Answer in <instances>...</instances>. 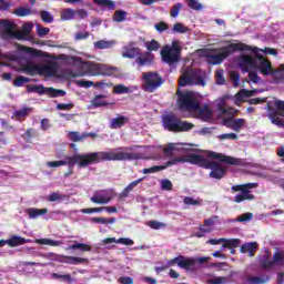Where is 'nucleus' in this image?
<instances>
[{
  "label": "nucleus",
  "mask_w": 284,
  "mask_h": 284,
  "mask_svg": "<svg viewBox=\"0 0 284 284\" xmlns=\"http://www.w3.org/2000/svg\"><path fill=\"white\" fill-rule=\"evenodd\" d=\"M68 139H70V141H72L73 143H79V141H83V133L79 134V132L77 131H70L68 133Z\"/></svg>",
  "instance_id": "de8ad7c7"
},
{
  "label": "nucleus",
  "mask_w": 284,
  "mask_h": 284,
  "mask_svg": "<svg viewBox=\"0 0 284 284\" xmlns=\"http://www.w3.org/2000/svg\"><path fill=\"white\" fill-rule=\"evenodd\" d=\"M44 94H48L50 99H58V97H65V91L54 88H44Z\"/></svg>",
  "instance_id": "7c9ffc66"
},
{
  "label": "nucleus",
  "mask_w": 284,
  "mask_h": 284,
  "mask_svg": "<svg viewBox=\"0 0 284 284\" xmlns=\"http://www.w3.org/2000/svg\"><path fill=\"white\" fill-rule=\"evenodd\" d=\"M27 92L32 93L36 92V94H45V87L43 85H28Z\"/></svg>",
  "instance_id": "49530a36"
},
{
  "label": "nucleus",
  "mask_w": 284,
  "mask_h": 284,
  "mask_svg": "<svg viewBox=\"0 0 284 284\" xmlns=\"http://www.w3.org/2000/svg\"><path fill=\"white\" fill-rule=\"evenodd\" d=\"M175 94L180 110H185L186 112L201 110V102H199L193 91H181V89H178Z\"/></svg>",
  "instance_id": "39448f33"
},
{
  "label": "nucleus",
  "mask_w": 284,
  "mask_h": 284,
  "mask_svg": "<svg viewBox=\"0 0 284 284\" xmlns=\"http://www.w3.org/2000/svg\"><path fill=\"white\" fill-rule=\"evenodd\" d=\"M34 134H37V131L32 128L28 129L23 134H22V139H24V141L27 143H30V141H32V136H34Z\"/></svg>",
  "instance_id": "4d7b16f0"
},
{
  "label": "nucleus",
  "mask_w": 284,
  "mask_h": 284,
  "mask_svg": "<svg viewBox=\"0 0 284 284\" xmlns=\"http://www.w3.org/2000/svg\"><path fill=\"white\" fill-rule=\"evenodd\" d=\"M162 125L164 130L168 132H190V130L194 129V124L192 122L182 121L174 113H169L162 116Z\"/></svg>",
  "instance_id": "20e7f679"
},
{
  "label": "nucleus",
  "mask_w": 284,
  "mask_h": 284,
  "mask_svg": "<svg viewBox=\"0 0 284 284\" xmlns=\"http://www.w3.org/2000/svg\"><path fill=\"white\" fill-rule=\"evenodd\" d=\"M209 158L220 161V163H226V165H243V160L239 158H232L223 153H216L214 151L209 152Z\"/></svg>",
  "instance_id": "ddd939ff"
},
{
  "label": "nucleus",
  "mask_w": 284,
  "mask_h": 284,
  "mask_svg": "<svg viewBox=\"0 0 284 284\" xmlns=\"http://www.w3.org/2000/svg\"><path fill=\"white\" fill-rule=\"evenodd\" d=\"M255 196L250 190H243L240 194L234 196L235 203H243V201H254Z\"/></svg>",
  "instance_id": "bb28decb"
},
{
  "label": "nucleus",
  "mask_w": 284,
  "mask_h": 284,
  "mask_svg": "<svg viewBox=\"0 0 284 284\" xmlns=\"http://www.w3.org/2000/svg\"><path fill=\"white\" fill-rule=\"evenodd\" d=\"M93 3L105 10H116V3L112 0H93Z\"/></svg>",
  "instance_id": "c85d7f7f"
},
{
  "label": "nucleus",
  "mask_w": 284,
  "mask_h": 284,
  "mask_svg": "<svg viewBox=\"0 0 284 284\" xmlns=\"http://www.w3.org/2000/svg\"><path fill=\"white\" fill-rule=\"evenodd\" d=\"M51 278L54 281H60L61 283H72V275L70 274L52 273Z\"/></svg>",
  "instance_id": "ea45409f"
},
{
  "label": "nucleus",
  "mask_w": 284,
  "mask_h": 284,
  "mask_svg": "<svg viewBox=\"0 0 284 284\" xmlns=\"http://www.w3.org/2000/svg\"><path fill=\"white\" fill-rule=\"evenodd\" d=\"M21 71L24 74H28L29 77H34L37 74L43 75L47 74V77H54L57 74V64H34L32 62H27L22 65Z\"/></svg>",
  "instance_id": "0eeeda50"
},
{
  "label": "nucleus",
  "mask_w": 284,
  "mask_h": 284,
  "mask_svg": "<svg viewBox=\"0 0 284 284\" xmlns=\"http://www.w3.org/2000/svg\"><path fill=\"white\" fill-rule=\"evenodd\" d=\"M27 214L29 215V219H37V216L48 214V209L31 207L27 210Z\"/></svg>",
  "instance_id": "473e14b6"
},
{
  "label": "nucleus",
  "mask_w": 284,
  "mask_h": 284,
  "mask_svg": "<svg viewBox=\"0 0 284 284\" xmlns=\"http://www.w3.org/2000/svg\"><path fill=\"white\" fill-rule=\"evenodd\" d=\"M135 63L140 68H145V65H152L154 63V54L150 53V51H144L138 53V58H135Z\"/></svg>",
  "instance_id": "2eb2a0df"
},
{
  "label": "nucleus",
  "mask_w": 284,
  "mask_h": 284,
  "mask_svg": "<svg viewBox=\"0 0 284 284\" xmlns=\"http://www.w3.org/2000/svg\"><path fill=\"white\" fill-rule=\"evenodd\" d=\"M243 44L231 43L224 48L215 49L214 52H219L216 54H207L206 60L211 65H221L224 59L234 54V52H239V50H243Z\"/></svg>",
  "instance_id": "423d86ee"
},
{
  "label": "nucleus",
  "mask_w": 284,
  "mask_h": 284,
  "mask_svg": "<svg viewBox=\"0 0 284 284\" xmlns=\"http://www.w3.org/2000/svg\"><path fill=\"white\" fill-rule=\"evenodd\" d=\"M145 48H146V52H159V48H161V44L159 43V41L156 40H151V41H148L145 42Z\"/></svg>",
  "instance_id": "37998d69"
},
{
  "label": "nucleus",
  "mask_w": 284,
  "mask_h": 284,
  "mask_svg": "<svg viewBox=\"0 0 284 284\" xmlns=\"http://www.w3.org/2000/svg\"><path fill=\"white\" fill-rule=\"evenodd\" d=\"M194 265H196L195 257H185L183 255H180L179 267H181V270H186L187 272H190L194 270Z\"/></svg>",
  "instance_id": "5701e85b"
},
{
  "label": "nucleus",
  "mask_w": 284,
  "mask_h": 284,
  "mask_svg": "<svg viewBox=\"0 0 284 284\" xmlns=\"http://www.w3.org/2000/svg\"><path fill=\"white\" fill-rule=\"evenodd\" d=\"M230 77H231V81H233L235 88H237V85H240V83H241V74H239V72H236V71H231Z\"/></svg>",
  "instance_id": "680f3d73"
},
{
  "label": "nucleus",
  "mask_w": 284,
  "mask_h": 284,
  "mask_svg": "<svg viewBox=\"0 0 284 284\" xmlns=\"http://www.w3.org/2000/svg\"><path fill=\"white\" fill-rule=\"evenodd\" d=\"M134 148L136 146H120L114 149V151H100L67 156L65 161L69 171L64 173V179L74 174V165H78V168H88V165H97L101 161H141L143 153L133 152Z\"/></svg>",
  "instance_id": "f257e3e1"
},
{
  "label": "nucleus",
  "mask_w": 284,
  "mask_h": 284,
  "mask_svg": "<svg viewBox=\"0 0 284 284\" xmlns=\"http://www.w3.org/2000/svg\"><path fill=\"white\" fill-rule=\"evenodd\" d=\"M258 244L256 242L245 243L241 245L240 252L242 254H248V256H255Z\"/></svg>",
  "instance_id": "393cba45"
},
{
  "label": "nucleus",
  "mask_w": 284,
  "mask_h": 284,
  "mask_svg": "<svg viewBox=\"0 0 284 284\" xmlns=\"http://www.w3.org/2000/svg\"><path fill=\"white\" fill-rule=\"evenodd\" d=\"M182 50L183 48L179 45V41H173L171 45H164L160 52L163 63H168V65H174V63H179V61H181Z\"/></svg>",
  "instance_id": "6e6552de"
},
{
  "label": "nucleus",
  "mask_w": 284,
  "mask_h": 284,
  "mask_svg": "<svg viewBox=\"0 0 284 284\" xmlns=\"http://www.w3.org/2000/svg\"><path fill=\"white\" fill-rule=\"evenodd\" d=\"M268 118L274 125H283V121L278 118V113L276 111L271 112Z\"/></svg>",
  "instance_id": "6e6d98bb"
},
{
  "label": "nucleus",
  "mask_w": 284,
  "mask_h": 284,
  "mask_svg": "<svg viewBox=\"0 0 284 284\" xmlns=\"http://www.w3.org/2000/svg\"><path fill=\"white\" fill-rule=\"evenodd\" d=\"M67 250H79V252H92V246L85 243H75L69 245Z\"/></svg>",
  "instance_id": "e433bc0d"
},
{
  "label": "nucleus",
  "mask_w": 284,
  "mask_h": 284,
  "mask_svg": "<svg viewBox=\"0 0 284 284\" xmlns=\"http://www.w3.org/2000/svg\"><path fill=\"white\" fill-rule=\"evenodd\" d=\"M65 199H68V195L53 192L47 197V201H49V203H61L62 201H65Z\"/></svg>",
  "instance_id": "72a5a7b5"
},
{
  "label": "nucleus",
  "mask_w": 284,
  "mask_h": 284,
  "mask_svg": "<svg viewBox=\"0 0 284 284\" xmlns=\"http://www.w3.org/2000/svg\"><path fill=\"white\" fill-rule=\"evenodd\" d=\"M13 14H16V17H30V14H34V11L30 8L20 7L13 11Z\"/></svg>",
  "instance_id": "a19ab883"
},
{
  "label": "nucleus",
  "mask_w": 284,
  "mask_h": 284,
  "mask_svg": "<svg viewBox=\"0 0 284 284\" xmlns=\"http://www.w3.org/2000/svg\"><path fill=\"white\" fill-rule=\"evenodd\" d=\"M149 227H151V230H161V227H164L165 224L163 222H159V221H149L148 222Z\"/></svg>",
  "instance_id": "0e129e2a"
},
{
  "label": "nucleus",
  "mask_w": 284,
  "mask_h": 284,
  "mask_svg": "<svg viewBox=\"0 0 284 284\" xmlns=\"http://www.w3.org/2000/svg\"><path fill=\"white\" fill-rule=\"evenodd\" d=\"M236 45H244L242 47V49H237V52H253L256 63H261V61H265L263 53H260L261 50L258 49V47H250L248 44H245L243 42L236 43Z\"/></svg>",
  "instance_id": "a211bd4d"
},
{
  "label": "nucleus",
  "mask_w": 284,
  "mask_h": 284,
  "mask_svg": "<svg viewBox=\"0 0 284 284\" xmlns=\"http://www.w3.org/2000/svg\"><path fill=\"white\" fill-rule=\"evenodd\" d=\"M21 51L26 52L27 54H29V57H37V58L43 57V51L37 50V49L32 48V47L22 45L21 47Z\"/></svg>",
  "instance_id": "f704fd0d"
},
{
  "label": "nucleus",
  "mask_w": 284,
  "mask_h": 284,
  "mask_svg": "<svg viewBox=\"0 0 284 284\" xmlns=\"http://www.w3.org/2000/svg\"><path fill=\"white\" fill-rule=\"evenodd\" d=\"M37 34L38 37H45L48 34H50V28L48 27H41V26H37Z\"/></svg>",
  "instance_id": "69168bd1"
},
{
  "label": "nucleus",
  "mask_w": 284,
  "mask_h": 284,
  "mask_svg": "<svg viewBox=\"0 0 284 284\" xmlns=\"http://www.w3.org/2000/svg\"><path fill=\"white\" fill-rule=\"evenodd\" d=\"M172 187H174V185L172 184V181L168 179L161 181V190H165L166 192H172Z\"/></svg>",
  "instance_id": "bf43d9fd"
},
{
  "label": "nucleus",
  "mask_w": 284,
  "mask_h": 284,
  "mask_svg": "<svg viewBox=\"0 0 284 284\" xmlns=\"http://www.w3.org/2000/svg\"><path fill=\"white\" fill-rule=\"evenodd\" d=\"M217 139H220V141H237L239 140V135L236 133H223L221 135L217 136Z\"/></svg>",
  "instance_id": "603ef678"
},
{
  "label": "nucleus",
  "mask_w": 284,
  "mask_h": 284,
  "mask_svg": "<svg viewBox=\"0 0 284 284\" xmlns=\"http://www.w3.org/2000/svg\"><path fill=\"white\" fill-rule=\"evenodd\" d=\"M26 243H30V240H26V237L19 235H11L10 239L7 240V245L9 247H19L26 245Z\"/></svg>",
  "instance_id": "a878e982"
},
{
  "label": "nucleus",
  "mask_w": 284,
  "mask_h": 284,
  "mask_svg": "<svg viewBox=\"0 0 284 284\" xmlns=\"http://www.w3.org/2000/svg\"><path fill=\"white\" fill-rule=\"evenodd\" d=\"M50 256H52L57 263H64L67 265H90V260L85 257H75L54 253H50Z\"/></svg>",
  "instance_id": "9b49d317"
},
{
  "label": "nucleus",
  "mask_w": 284,
  "mask_h": 284,
  "mask_svg": "<svg viewBox=\"0 0 284 284\" xmlns=\"http://www.w3.org/2000/svg\"><path fill=\"white\" fill-rule=\"evenodd\" d=\"M255 70H260L261 74L264 77H270V74H274V68L272 67V62L270 60H262L256 62Z\"/></svg>",
  "instance_id": "412c9836"
},
{
  "label": "nucleus",
  "mask_w": 284,
  "mask_h": 284,
  "mask_svg": "<svg viewBox=\"0 0 284 284\" xmlns=\"http://www.w3.org/2000/svg\"><path fill=\"white\" fill-rule=\"evenodd\" d=\"M185 205H201V201L194 200L193 197L185 196L183 200Z\"/></svg>",
  "instance_id": "774afa93"
},
{
  "label": "nucleus",
  "mask_w": 284,
  "mask_h": 284,
  "mask_svg": "<svg viewBox=\"0 0 284 284\" xmlns=\"http://www.w3.org/2000/svg\"><path fill=\"white\" fill-rule=\"evenodd\" d=\"M239 67L245 74L246 72H250V70L256 69V59L252 55L243 54L239 58Z\"/></svg>",
  "instance_id": "4468645a"
},
{
  "label": "nucleus",
  "mask_w": 284,
  "mask_h": 284,
  "mask_svg": "<svg viewBox=\"0 0 284 284\" xmlns=\"http://www.w3.org/2000/svg\"><path fill=\"white\" fill-rule=\"evenodd\" d=\"M187 85H194V71L192 70H185L179 79L180 88H185Z\"/></svg>",
  "instance_id": "aec40b11"
},
{
  "label": "nucleus",
  "mask_w": 284,
  "mask_h": 284,
  "mask_svg": "<svg viewBox=\"0 0 284 284\" xmlns=\"http://www.w3.org/2000/svg\"><path fill=\"white\" fill-rule=\"evenodd\" d=\"M128 12L123 10H116L113 14V21H115V23H123V21H125Z\"/></svg>",
  "instance_id": "c03bdc74"
},
{
  "label": "nucleus",
  "mask_w": 284,
  "mask_h": 284,
  "mask_svg": "<svg viewBox=\"0 0 284 284\" xmlns=\"http://www.w3.org/2000/svg\"><path fill=\"white\" fill-rule=\"evenodd\" d=\"M36 243H38V245H50L51 247H59V245H62L61 241L50 239H39L36 240Z\"/></svg>",
  "instance_id": "4c0bfd02"
},
{
  "label": "nucleus",
  "mask_w": 284,
  "mask_h": 284,
  "mask_svg": "<svg viewBox=\"0 0 284 284\" xmlns=\"http://www.w3.org/2000/svg\"><path fill=\"white\" fill-rule=\"evenodd\" d=\"M245 119L242 118H229L224 120V125L226 128H230L231 130H233L234 132H241V130H243V128H245Z\"/></svg>",
  "instance_id": "f3484780"
},
{
  "label": "nucleus",
  "mask_w": 284,
  "mask_h": 284,
  "mask_svg": "<svg viewBox=\"0 0 284 284\" xmlns=\"http://www.w3.org/2000/svg\"><path fill=\"white\" fill-rule=\"evenodd\" d=\"M114 199V191H110L106 193V196L94 194L91 197L92 203H97L98 205H106V203H110Z\"/></svg>",
  "instance_id": "b1692460"
},
{
  "label": "nucleus",
  "mask_w": 284,
  "mask_h": 284,
  "mask_svg": "<svg viewBox=\"0 0 284 284\" xmlns=\"http://www.w3.org/2000/svg\"><path fill=\"white\" fill-rule=\"evenodd\" d=\"M74 108V103H58L55 105V110L64 111V112H70Z\"/></svg>",
  "instance_id": "864d4df0"
},
{
  "label": "nucleus",
  "mask_w": 284,
  "mask_h": 284,
  "mask_svg": "<svg viewBox=\"0 0 284 284\" xmlns=\"http://www.w3.org/2000/svg\"><path fill=\"white\" fill-rule=\"evenodd\" d=\"M129 121H130V119L128 116L119 115L118 118H115L111 121V129L119 130V129L123 128V125H125V123H128Z\"/></svg>",
  "instance_id": "cd10ccee"
},
{
  "label": "nucleus",
  "mask_w": 284,
  "mask_h": 284,
  "mask_svg": "<svg viewBox=\"0 0 284 284\" xmlns=\"http://www.w3.org/2000/svg\"><path fill=\"white\" fill-rule=\"evenodd\" d=\"M142 90L144 92H156L163 85V77L158 72L149 71L142 73Z\"/></svg>",
  "instance_id": "1a4fd4ad"
},
{
  "label": "nucleus",
  "mask_w": 284,
  "mask_h": 284,
  "mask_svg": "<svg viewBox=\"0 0 284 284\" xmlns=\"http://www.w3.org/2000/svg\"><path fill=\"white\" fill-rule=\"evenodd\" d=\"M179 163H185V156L174 158L168 162H165L163 165H154L149 169H143V174H154L156 172H161L163 170H168V168H172V165H179Z\"/></svg>",
  "instance_id": "f8f14e48"
},
{
  "label": "nucleus",
  "mask_w": 284,
  "mask_h": 284,
  "mask_svg": "<svg viewBox=\"0 0 284 284\" xmlns=\"http://www.w3.org/2000/svg\"><path fill=\"white\" fill-rule=\"evenodd\" d=\"M135 42H130L122 48L123 59H136L141 52V48L134 47Z\"/></svg>",
  "instance_id": "dca6fc26"
},
{
  "label": "nucleus",
  "mask_w": 284,
  "mask_h": 284,
  "mask_svg": "<svg viewBox=\"0 0 284 284\" xmlns=\"http://www.w3.org/2000/svg\"><path fill=\"white\" fill-rule=\"evenodd\" d=\"M209 284H225L227 283V277L217 276L215 278H210L206 281Z\"/></svg>",
  "instance_id": "e2e57ef3"
},
{
  "label": "nucleus",
  "mask_w": 284,
  "mask_h": 284,
  "mask_svg": "<svg viewBox=\"0 0 284 284\" xmlns=\"http://www.w3.org/2000/svg\"><path fill=\"white\" fill-rule=\"evenodd\" d=\"M184 163H192V165H199V168H203L204 170H211L209 174L210 179H216L217 181H221L227 172V169L221 165V163L210 161L200 154H186L184 156Z\"/></svg>",
  "instance_id": "f03ea898"
},
{
  "label": "nucleus",
  "mask_w": 284,
  "mask_h": 284,
  "mask_svg": "<svg viewBox=\"0 0 284 284\" xmlns=\"http://www.w3.org/2000/svg\"><path fill=\"white\" fill-rule=\"evenodd\" d=\"M173 32L176 34H185V32H190V28L185 27L181 22H176L173 24Z\"/></svg>",
  "instance_id": "a18cd8bd"
},
{
  "label": "nucleus",
  "mask_w": 284,
  "mask_h": 284,
  "mask_svg": "<svg viewBox=\"0 0 284 284\" xmlns=\"http://www.w3.org/2000/svg\"><path fill=\"white\" fill-rule=\"evenodd\" d=\"M154 28L158 32L162 33V32H165V30H168V28H170V27L164 21H161V22L155 23Z\"/></svg>",
  "instance_id": "338daca9"
},
{
  "label": "nucleus",
  "mask_w": 284,
  "mask_h": 284,
  "mask_svg": "<svg viewBox=\"0 0 284 284\" xmlns=\"http://www.w3.org/2000/svg\"><path fill=\"white\" fill-rule=\"evenodd\" d=\"M254 94H256V90L242 89L235 97L237 101H241L242 99L254 97Z\"/></svg>",
  "instance_id": "79ce46f5"
},
{
  "label": "nucleus",
  "mask_w": 284,
  "mask_h": 284,
  "mask_svg": "<svg viewBox=\"0 0 284 284\" xmlns=\"http://www.w3.org/2000/svg\"><path fill=\"white\" fill-rule=\"evenodd\" d=\"M40 17L43 23H52V21H54V18L48 11H41Z\"/></svg>",
  "instance_id": "13d9d810"
},
{
  "label": "nucleus",
  "mask_w": 284,
  "mask_h": 284,
  "mask_svg": "<svg viewBox=\"0 0 284 284\" xmlns=\"http://www.w3.org/2000/svg\"><path fill=\"white\" fill-rule=\"evenodd\" d=\"M239 245H241L240 239H225V241H223L222 247L224 250H236Z\"/></svg>",
  "instance_id": "2f4dec72"
},
{
  "label": "nucleus",
  "mask_w": 284,
  "mask_h": 284,
  "mask_svg": "<svg viewBox=\"0 0 284 284\" xmlns=\"http://www.w3.org/2000/svg\"><path fill=\"white\" fill-rule=\"evenodd\" d=\"M0 28V37L4 41H8L10 39H17L18 41H22V39H26V37L30 34V32H32L34 24L32 22H26L22 26V31H17V24L14 22L10 20H1Z\"/></svg>",
  "instance_id": "7ed1b4c3"
},
{
  "label": "nucleus",
  "mask_w": 284,
  "mask_h": 284,
  "mask_svg": "<svg viewBox=\"0 0 284 284\" xmlns=\"http://www.w3.org/2000/svg\"><path fill=\"white\" fill-rule=\"evenodd\" d=\"M74 17H77V10H74V9L68 8L61 12L62 21H72V19H74Z\"/></svg>",
  "instance_id": "58836bf2"
},
{
  "label": "nucleus",
  "mask_w": 284,
  "mask_h": 284,
  "mask_svg": "<svg viewBox=\"0 0 284 284\" xmlns=\"http://www.w3.org/2000/svg\"><path fill=\"white\" fill-rule=\"evenodd\" d=\"M24 83H30V78H26L23 75H18L14 80H13V85L16 88H21Z\"/></svg>",
  "instance_id": "8fccbe9b"
},
{
  "label": "nucleus",
  "mask_w": 284,
  "mask_h": 284,
  "mask_svg": "<svg viewBox=\"0 0 284 284\" xmlns=\"http://www.w3.org/2000/svg\"><path fill=\"white\" fill-rule=\"evenodd\" d=\"M112 45H114L113 40H100L94 42L95 50H109L110 48H112Z\"/></svg>",
  "instance_id": "c9c22d12"
},
{
  "label": "nucleus",
  "mask_w": 284,
  "mask_h": 284,
  "mask_svg": "<svg viewBox=\"0 0 284 284\" xmlns=\"http://www.w3.org/2000/svg\"><path fill=\"white\" fill-rule=\"evenodd\" d=\"M47 165L48 168H61V165H68V160L50 161Z\"/></svg>",
  "instance_id": "052dcab7"
},
{
  "label": "nucleus",
  "mask_w": 284,
  "mask_h": 284,
  "mask_svg": "<svg viewBox=\"0 0 284 284\" xmlns=\"http://www.w3.org/2000/svg\"><path fill=\"white\" fill-rule=\"evenodd\" d=\"M189 8H191V10H203V4H201V2H199V0H185Z\"/></svg>",
  "instance_id": "5fc2aeb1"
},
{
  "label": "nucleus",
  "mask_w": 284,
  "mask_h": 284,
  "mask_svg": "<svg viewBox=\"0 0 284 284\" xmlns=\"http://www.w3.org/2000/svg\"><path fill=\"white\" fill-rule=\"evenodd\" d=\"M108 99V95L105 94H97L93 97V99L90 101L89 108L91 110H97V108H108V105H112V103L105 101Z\"/></svg>",
  "instance_id": "6ab92c4d"
},
{
  "label": "nucleus",
  "mask_w": 284,
  "mask_h": 284,
  "mask_svg": "<svg viewBox=\"0 0 284 284\" xmlns=\"http://www.w3.org/2000/svg\"><path fill=\"white\" fill-rule=\"evenodd\" d=\"M260 267L261 270H272V267H274L272 253L270 251H265L264 254L260 256Z\"/></svg>",
  "instance_id": "4be33fe9"
},
{
  "label": "nucleus",
  "mask_w": 284,
  "mask_h": 284,
  "mask_svg": "<svg viewBox=\"0 0 284 284\" xmlns=\"http://www.w3.org/2000/svg\"><path fill=\"white\" fill-rule=\"evenodd\" d=\"M113 94H130V88L123 84H118L113 88Z\"/></svg>",
  "instance_id": "09e8293b"
},
{
  "label": "nucleus",
  "mask_w": 284,
  "mask_h": 284,
  "mask_svg": "<svg viewBox=\"0 0 284 284\" xmlns=\"http://www.w3.org/2000/svg\"><path fill=\"white\" fill-rule=\"evenodd\" d=\"M181 10H183V4L181 2L174 4L170 11V16L172 17V19H176Z\"/></svg>",
  "instance_id": "3c124183"
},
{
  "label": "nucleus",
  "mask_w": 284,
  "mask_h": 284,
  "mask_svg": "<svg viewBox=\"0 0 284 284\" xmlns=\"http://www.w3.org/2000/svg\"><path fill=\"white\" fill-rule=\"evenodd\" d=\"M31 112H32V108L24 106L23 109L16 110L13 113V116H14L16 121H21V119L28 118Z\"/></svg>",
  "instance_id": "c756f323"
},
{
  "label": "nucleus",
  "mask_w": 284,
  "mask_h": 284,
  "mask_svg": "<svg viewBox=\"0 0 284 284\" xmlns=\"http://www.w3.org/2000/svg\"><path fill=\"white\" fill-rule=\"evenodd\" d=\"M72 63H79L81 70H83L84 74H90L91 77H99V74H104L105 67L103 64L94 63V62H83L79 57L70 58Z\"/></svg>",
  "instance_id": "9d476101"
}]
</instances>
